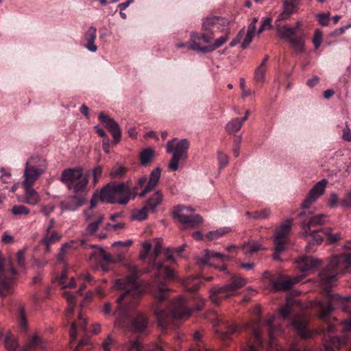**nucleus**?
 I'll return each instance as SVG.
<instances>
[{
    "mask_svg": "<svg viewBox=\"0 0 351 351\" xmlns=\"http://www.w3.org/2000/svg\"><path fill=\"white\" fill-rule=\"evenodd\" d=\"M350 267V254H337L334 256L327 267L319 273V284L326 293V298L323 301L317 302V308L319 318L327 323L328 333H332L335 330V325L328 323L335 306L340 307L345 312L351 313V295L342 298L338 294H332L330 292V288L337 281V276L347 272ZM341 327L344 332L351 331V318L343 321Z\"/></svg>",
    "mask_w": 351,
    "mask_h": 351,
    "instance_id": "f257e3e1",
    "label": "nucleus"
},
{
    "mask_svg": "<svg viewBox=\"0 0 351 351\" xmlns=\"http://www.w3.org/2000/svg\"><path fill=\"white\" fill-rule=\"evenodd\" d=\"M131 274L122 279L116 280L117 289H123L124 292L117 299V307L114 313V325L128 330L142 333L146 331L149 325L148 317L141 312L131 315L132 311L137 306L142 293L138 279V269L134 265H130Z\"/></svg>",
    "mask_w": 351,
    "mask_h": 351,
    "instance_id": "f03ea898",
    "label": "nucleus"
},
{
    "mask_svg": "<svg viewBox=\"0 0 351 351\" xmlns=\"http://www.w3.org/2000/svg\"><path fill=\"white\" fill-rule=\"evenodd\" d=\"M169 293V289L163 284L158 285L154 292L156 299L154 314L159 326L162 328L167 327L171 322L178 324L179 322L186 320L193 312L183 297H179L171 303V307L167 308L170 304Z\"/></svg>",
    "mask_w": 351,
    "mask_h": 351,
    "instance_id": "7ed1b4c3",
    "label": "nucleus"
},
{
    "mask_svg": "<svg viewBox=\"0 0 351 351\" xmlns=\"http://www.w3.org/2000/svg\"><path fill=\"white\" fill-rule=\"evenodd\" d=\"M223 21L220 17L210 16L204 19L202 21V33L192 32L191 34L189 48L202 53H205V47L201 46V41L204 43H211L215 34L221 31Z\"/></svg>",
    "mask_w": 351,
    "mask_h": 351,
    "instance_id": "20e7f679",
    "label": "nucleus"
},
{
    "mask_svg": "<svg viewBox=\"0 0 351 351\" xmlns=\"http://www.w3.org/2000/svg\"><path fill=\"white\" fill-rule=\"evenodd\" d=\"M247 284V280L241 276L233 275L223 286L215 287L210 290V298L215 304H219L223 299L235 295L239 289Z\"/></svg>",
    "mask_w": 351,
    "mask_h": 351,
    "instance_id": "39448f33",
    "label": "nucleus"
},
{
    "mask_svg": "<svg viewBox=\"0 0 351 351\" xmlns=\"http://www.w3.org/2000/svg\"><path fill=\"white\" fill-rule=\"evenodd\" d=\"M60 181L66 185L69 190L78 194L86 192L88 178L83 174L81 168H69L62 171Z\"/></svg>",
    "mask_w": 351,
    "mask_h": 351,
    "instance_id": "423d86ee",
    "label": "nucleus"
},
{
    "mask_svg": "<svg viewBox=\"0 0 351 351\" xmlns=\"http://www.w3.org/2000/svg\"><path fill=\"white\" fill-rule=\"evenodd\" d=\"M190 143L187 139L183 138L178 141L176 138L167 143V152L172 154L169 164V169L172 171L178 169L179 162L188 158V149Z\"/></svg>",
    "mask_w": 351,
    "mask_h": 351,
    "instance_id": "0eeeda50",
    "label": "nucleus"
},
{
    "mask_svg": "<svg viewBox=\"0 0 351 351\" xmlns=\"http://www.w3.org/2000/svg\"><path fill=\"white\" fill-rule=\"evenodd\" d=\"M127 185L121 182L118 184L108 183L100 191L101 202L105 203H118L125 205L130 200V197L125 193Z\"/></svg>",
    "mask_w": 351,
    "mask_h": 351,
    "instance_id": "6e6552de",
    "label": "nucleus"
},
{
    "mask_svg": "<svg viewBox=\"0 0 351 351\" xmlns=\"http://www.w3.org/2000/svg\"><path fill=\"white\" fill-rule=\"evenodd\" d=\"M292 226V219H288L282 222L276 229L274 234V260H280V254L285 251L289 243V235Z\"/></svg>",
    "mask_w": 351,
    "mask_h": 351,
    "instance_id": "1a4fd4ad",
    "label": "nucleus"
},
{
    "mask_svg": "<svg viewBox=\"0 0 351 351\" xmlns=\"http://www.w3.org/2000/svg\"><path fill=\"white\" fill-rule=\"evenodd\" d=\"M174 219L185 228H194L202 222V217L195 213V210L189 206H178L173 210Z\"/></svg>",
    "mask_w": 351,
    "mask_h": 351,
    "instance_id": "9d476101",
    "label": "nucleus"
},
{
    "mask_svg": "<svg viewBox=\"0 0 351 351\" xmlns=\"http://www.w3.org/2000/svg\"><path fill=\"white\" fill-rule=\"evenodd\" d=\"M16 275V271L11 266L9 269H5L2 265L1 252H0V295L5 297L11 293L14 285V278Z\"/></svg>",
    "mask_w": 351,
    "mask_h": 351,
    "instance_id": "9b49d317",
    "label": "nucleus"
},
{
    "mask_svg": "<svg viewBox=\"0 0 351 351\" xmlns=\"http://www.w3.org/2000/svg\"><path fill=\"white\" fill-rule=\"evenodd\" d=\"M322 232L323 234L325 235L328 241L330 243H333L337 242L340 239V234L336 233L333 234L332 232V229L330 228H326L317 230L311 231L308 230L307 235H302L305 237L307 241L308 242V245H320L323 241V237L319 234V232Z\"/></svg>",
    "mask_w": 351,
    "mask_h": 351,
    "instance_id": "f8f14e48",
    "label": "nucleus"
},
{
    "mask_svg": "<svg viewBox=\"0 0 351 351\" xmlns=\"http://www.w3.org/2000/svg\"><path fill=\"white\" fill-rule=\"evenodd\" d=\"M327 183L328 181L326 179H322L313 186L302 203V208L303 209L310 208L316 202L318 197L324 193Z\"/></svg>",
    "mask_w": 351,
    "mask_h": 351,
    "instance_id": "ddd939ff",
    "label": "nucleus"
},
{
    "mask_svg": "<svg viewBox=\"0 0 351 351\" xmlns=\"http://www.w3.org/2000/svg\"><path fill=\"white\" fill-rule=\"evenodd\" d=\"M98 119L103 125L112 133L113 143L117 144L121 137V130L119 123L103 112L99 114Z\"/></svg>",
    "mask_w": 351,
    "mask_h": 351,
    "instance_id": "4468645a",
    "label": "nucleus"
},
{
    "mask_svg": "<svg viewBox=\"0 0 351 351\" xmlns=\"http://www.w3.org/2000/svg\"><path fill=\"white\" fill-rule=\"evenodd\" d=\"M305 275L295 277L293 279L287 276H280L275 280H271L272 289L275 291H285L291 289L292 286L298 283Z\"/></svg>",
    "mask_w": 351,
    "mask_h": 351,
    "instance_id": "2eb2a0df",
    "label": "nucleus"
},
{
    "mask_svg": "<svg viewBox=\"0 0 351 351\" xmlns=\"http://www.w3.org/2000/svg\"><path fill=\"white\" fill-rule=\"evenodd\" d=\"M97 38V29L94 26H90L84 34L82 42L84 47L90 52H96L97 46L95 44Z\"/></svg>",
    "mask_w": 351,
    "mask_h": 351,
    "instance_id": "dca6fc26",
    "label": "nucleus"
},
{
    "mask_svg": "<svg viewBox=\"0 0 351 351\" xmlns=\"http://www.w3.org/2000/svg\"><path fill=\"white\" fill-rule=\"evenodd\" d=\"M292 326L297 330L298 334L302 338L308 339L312 335L307 328V320L302 315H295L292 320Z\"/></svg>",
    "mask_w": 351,
    "mask_h": 351,
    "instance_id": "f3484780",
    "label": "nucleus"
},
{
    "mask_svg": "<svg viewBox=\"0 0 351 351\" xmlns=\"http://www.w3.org/2000/svg\"><path fill=\"white\" fill-rule=\"evenodd\" d=\"M161 171L162 169L160 167H156L151 172L146 186L139 194L140 197H144L156 186L160 178Z\"/></svg>",
    "mask_w": 351,
    "mask_h": 351,
    "instance_id": "a211bd4d",
    "label": "nucleus"
},
{
    "mask_svg": "<svg viewBox=\"0 0 351 351\" xmlns=\"http://www.w3.org/2000/svg\"><path fill=\"white\" fill-rule=\"evenodd\" d=\"M43 175L42 170L37 171L34 167H29L25 164L23 173V186H33L36 181Z\"/></svg>",
    "mask_w": 351,
    "mask_h": 351,
    "instance_id": "6ab92c4d",
    "label": "nucleus"
},
{
    "mask_svg": "<svg viewBox=\"0 0 351 351\" xmlns=\"http://www.w3.org/2000/svg\"><path fill=\"white\" fill-rule=\"evenodd\" d=\"M215 259L221 260L222 262H225L230 261V257L229 256H226L221 253L210 251L208 250H204V254L203 256L197 257V261L203 265H213V263H211L210 261Z\"/></svg>",
    "mask_w": 351,
    "mask_h": 351,
    "instance_id": "aec40b11",
    "label": "nucleus"
},
{
    "mask_svg": "<svg viewBox=\"0 0 351 351\" xmlns=\"http://www.w3.org/2000/svg\"><path fill=\"white\" fill-rule=\"evenodd\" d=\"M85 202V199L81 195L77 194L68 197L65 201L60 203L61 208L63 210H75L82 206Z\"/></svg>",
    "mask_w": 351,
    "mask_h": 351,
    "instance_id": "412c9836",
    "label": "nucleus"
},
{
    "mask_svg": "<svg viewBox=\"0 0 351 351\" xmlns=\"http://www.w3.org/2000/svg\"><path fill=\"white\" fill-rule=\"evenodd\" d=\"M299 0H285L282 5V11L277 17L278 21L288 19L292 14L298 10Z\"/></svg>",
    "mask_w": 351,
    "mask_h": 351,
    "instance_id": "4be33fe9",
    "label": "nucleus"
},
{
    "mask_svg": "<svg viewBox=\"0 0 351 351\" xmlns=\"http://www.w3.org/2000/svg\"><path fill=\"white\" fill-rule=\"evenodd\" d=\"M297 263L302 272L313 271L320 265L319 260L310 256H302L298 260Z\"/></svg>",
    "mask_w": 351,
    "mask_h": 351,
    "instance_id": "5701e85b",
    "label": "nucleus"
},
{
    "mask_svg": "<svg viewBox=\"0 0 351 351\" xmlns=\"http://www.w3.org/2000/svg\"><path fill=\"white\" fill-rule=\"evenodd\" d=\"M23 187L24 189L23 202L32 206H35L40 202V196L32 186Z\"/></svg>",
    "mask_w": 351,
    "mask_h": 351,
    "instance_id": "b1692460",
    "label": "nucleus"
},
{
    "mask_svg": "<svg viewBox=\"0 0 351 351\" xmlns=\"http://www.w3.org/2000/svg\"><path fill=\"white\" fill-rule=\"evenodd\" d=\"M86 319L80 313L77 322H74L71 324L69 330V336L71 340L74 341L76 339L80 331L86 332Z\"/></svg>",
    "mask_w": 351,
    "mask_h": 351,
    "instance_id": "393cba45",
    "label": "nucleus"
},
{
    "mask_svg": "<svg viewBox=\"0 0 351 351\" xmlns=\"http://www.w3.org/2000/svg\"><path fill=\"white\" fill-rule=\"evenodd\" d=\"M327 218L328 216L324 214L317 215L311 217L306 223H302V231L301 234L306 236L308 230H310L311 227L322 225L326 221Z\"/></svg>",
    "mask_w": 351,
    "mask_h": 351,
    "instance_id": "a878e982",
    "label": "nucleus"
},
{
    "mask_svg": "<svg viewBox=\"0 0 351 351\" xmlns=\"http://www.w3.org/2000/svg\"><path fill=\"white\" fill-rule=\"evenodd\" d=\"M147 176H143L138 179L136 184L134 185V186L132 189H131L129 185L126 184L127 188L125 189V193H126L127 196L130 197V199L131 198H132V199L135 198L137 195L139 196V194L141 193V192H139V190L140 189L143 190L145 188V186H146L145 184L147 183Z\"/></svg>",
    "mask_w": 351,
    "mask_h": 351,
    "instance_id": "bb28decb",
    "label": "nucleus"
},
{
    "mask_svg": "<svg viewBox=\"0 0 351 351\" xmlns=\"http://www.w3.org/2000/svg\"><path fill=\"white\" fill-rule=\"evenodd\" d=\"M94 256H97L99 258L103 260L106 264H114L122 261L121 256L119 255L117 257H114L111 254L106 252L101 247H99L97 252L91 254V257Z\"/></svg>",
    "mask_w": 351,
    "mask_h": 351,
    "instance_id": "cd10ccee",
    "label": "nucleus"
},
{
    "mask_svg": "<svg viewBox=\"0 0 351 351\" xmlns=\"http://www.w3.org/2000/svg\"><path fill=\"white\" fill-rule=\"evenodd\" d=\"M34 348L45 349L46 348V342L37 335H34L29 340L28 343L23 346L21 351H33Z\"/></svg>",
    "mask_w": 351,
    "mask_h": 351,
    "instance_id": "c85d7f7f",
    "label": "nucleus"
},
{
    "mask_svg": "<svg viewBox=\"0 0 351 351\" xmlns=\"http://www.w3.org/2000/svg\"><path fill=\"white\" fill-rule=\"evenodd\" d=\"M163 199V195L160 191H156L146 202L145 206L152 212H156V208Z\"/></svg>",
    "mask_w": 351,
    "mask_h": 351,
    "instance_id": "c756f323",
    "label": "nucleus"
},
{
    "mask_svg": "<svg viewBox=\"0 0 351 351\" xmlns=\"http://www.w3.org/2000/svg\"><path fill=\"white\" fill-rule=\"evenodd\" d=\"M161 250H162V243L159 239H158L154 245L153 254L150 257L149 261V265L154 268H156L158 271H160V269L163 267V264L162 263H156L155 261V258L160 254Z\"/></svg>",
    "mask_w": 351,
    "mask_h": 351,
    "instance_id": "7c9ffc66",
    "label": "nucleus"
},
{
    "mask_svg": "<svg viewBox=\"0 0 351 351\" xmlns=\"http://www.w3.org/2000/svg\"><path fill=\"white\" fill-rule=\"evenodd\" d=\"M26 165L29 167H34V169L37 171H38V170H42L43 174L45 172L47 168L46 160L44 158L38 156L30 158L27 161Z\"/></svg>",
    "mask_w": 351,
    "mask_h": 351,
    "instance_id": "2f4dec72",
    "label": "nucleus"
},
{
    "mask_svg": "<svg viewBox=\"0 0 351 351\" xmlns=\"http://www.w3.org/2000/svg\"><path fill=\"white\" fill-rule=\"evenodd\" d=\"M154 150L151 147L143 149L139 155L140 164L143 167H147L154 157Z\"/></svg>",
    "mask_w": 351,
    "mask_h": 351,
    "instance_id": "473e14b6",
    "label": "nucleus"
},
{
    "mask_svg": "<svg viewBox=\"0 0 351 351\" xmlns=\"http://www.w3.org/2000/svg\"><path fill=\"white\" fill-rule=\"evenodd\" d=\"M186 245H182L176 248L168 247L165 251V256L167 261L174 263L177 257L180 256L185 249Z\"/></svg>",
    "mask_w": 351,
    "mask_h": 351,
    "instance_id": "72a5a7b5",
    "label": "nucleus"
},
{
    "mask_svg": "<svg viewBox=\"0 0 351 351\" xmlns=\"http://www.w3.org/2000/svg\"><path fill=\"white\" fill-rule=\"evenodd\" d=\"M74 242L72 241L71 243H65L62 245L60 252L57 255V261L58 263L62 264L65 267H67L66 257L69 254L70 249L71 248V245Z\"/></svg>",
    "mask_w": 351,
    "mask_h": 351,
    "instance_id": "f704fd0d",
    "label": "nucleus"
},
{
    "mask_svg": "<svg viewBox=\"0 0 351 351\" xmlns=\"http://www.w3.org/2000/svg\"><path fill=\"white\" fill-rule=\"evenodd\" d=\"M298 32V27H291L284 25L278 27V33L281 38L287 39L288 41L294 37Z\"/></svg>",
    "mask_w": 351,
    "mask_h": 351,
    "instance_id": "c9c22d12",
    "label": "nucleus"
},
{
    "mask_svg": "<svg viewBox=\"0 0 351 351\" xmlns=\"http://www.w3.org/2000/svg\"><path fill=\"white\" fill-rule=\"evenodd\" d=\"M104 217L102 215H96L94 220L90 222L85 229L86 235H92L99 229V226L104 221Z\"/></svg>",
    "mask_w": 351,
    "mask_h": 351,
    "instance_id": "e433bc0d",
    "label": "nucleus"
},
{
    "mask_svg": "<svg viewBox=\"0 0 351 351\" xmlns=\"http://www.w3.org/2000/svg\"><path fill=\"white\" fill-rule=\"evenodd\" d=\"M4 345L8 351H16L19 347L17 339L10 332H7L5 336Z\"/></svg>",
    "mask_w": 351,
    "mask_h": 351,
    "instance_id": "4c0bfd02",
    "label": "nucleus"
},
{
    "mask_svg": "<svg viewBox=\"0 0 351 351\" xmlns=\"http://www.w3.org/2000/svg\"><path fill=\"white\" fill-rule=\"evenodd\" d=\"M61 239L60 235L56 231L46 230L45 235L42 240L44 245H51L59 241Z\"/></svg>",
    "mask_w": 351,
    "mask_h": 351,
    "instance_id": "58836bf2",
    "label": "nucleus"
},
{
    "mask_svg": "<svg viewBox=\"0 0 351 351\" xmlns=\"http://www.w3.org/2000/svg\"><path fill=\"white\" fill-rule=\"evenodd\" d=\"M63 295L67 301L68 306L66 315L69 317L72 315L75 307V294L69 291H64Z\"/></svg>",
    "mask_w": 351,
    "mask_h": 351,
    "instance_id": "ea45409f",
    "label": "nucleus"
},
{
    "mask_svg": "<svg viewBox=\"0 0 351 351\" xmlns=\"http://www.w3.org/2000/svg\"><path fill=\"white\" fill-rule=\"evenodd\" d=\"M343 341L337 337H332L326 341L324 348V351H335L340 348Z\"/></svg>",
    "mask_w": 351,
    "mask_h": 351,
    "instance_id": "a19ab883",
    "label": "nucleus"
},
{
    "mask_svg": "<svg viewBox=\"0 0 351 351\" xmlns=\"http://www.w3.org/2000/svg\"><path fill=\"white\" fill-rule=\"evenodd\" d=\"M254 34L255 33L250 32V31H247L246 33L243 30L239 32L237 35V39H240L242 41L241 45L242 49H245L249 46L252 41Z\"/></svg>",
    "mask_w": 351,
    "mask_h": 351,
    "instance_id": "79ce46f5",
    "label": "nucleus"
},
{
    "mask_svg": "<svg viewBox=\"0 0 351 351\" xmlns=\"http://www.w3.org/2000/svg\"><path fill=\"white\" fill-rule=\"evenodd\" d=\"M231 231H232V228H231L223 227V228H219V229H217V230H216L215 231L209 232L207 234L206 237L209 240H215V239H219L220 237H222L228 234Z\"/></svg>",
    "mask_w": 351,
    "mask_h": 351,
    "instance_id": "37998d69",
    "label": "nucleus"
},
{
    "mask_svg": "<svg viewBox=\"0 0 351 351\" xmlns=\"http://www.w3.org/2000/svg\"><path fill=\"white\" fill-rule=\"evenodd\" d=\"M241 248L245 254H252L261 250V245L256 241H252L245 243Z\"/></svg>",
    "mask_w": 351,
    "mask_h": 351,
    "instance_id": "c03bdc74",
    "label": "nucleus"
},
{
    "mask_svg": "<svg viewBox=\"0 0 351 351\" xmlns=\"http://www.w3.org/2000/svg\"><path fill=\"white\" fill-rule=\"evenodd\" d=\"M289 43L296 53H302L304 51V41L300 36L295 35L289 40Z\"/></svg>",
    "mask_w": 351,
    "mask_h": 351,
    "instance_id": "a18cd8bd",
    "label": "nucleus"
},
{
    "mask_svg": "<svg viewBox=\"0 0 351 351\" xmlns=\"http://www.w3.org/2000/svg\"><path fill=\"white\" fill-rule=\"evenodd\" d=\"M242 125V121L239 118H235L226 124V130L229 134H234L241 128Z\"/></svg>",
    "mask_w": 351,
    "mask_h": 351,
    "instance_id": "49530a36",
    "label": "nucleus"
},
{
    "mask_svg": "<svg viewBox=\"0 0 351 351\" xmlns=\"http://www.w3.org/2000/svg\"><path fill=\"white\" fill-rule=\"evenodd\" d=\"M228 38L226 36H221L217 38L213 43H209L210 45L206 46V49H204V52H211L217 49V48L222 46L225 43H226Z\"/></svg>",
    "mask_w": 351,
    "mask_h": 351,
    "instance_id": "de8ad7c7",
    "label": "nucleus"
},
{
    "mask_svg": "<svg viewBox=\"0 0 351 351\" xmlns=\"http://www.w3.org/2000/svg\"><path fill=\"white\" fill-rule=\"evenodd\" d=\"M29 208L21 204L14 205L11 210V213L16 217L27 215L29 214Z\"/></svg>",
    "mask_w": 351,
    "mask_h": 351,
    "instance_id": "09e8293b",
    "label": "nucleus"
},
{
    "mask_svg": "<svg viewBox=\"0 0 351 351\" xmlns=\"http://www.w3.org/2000/svg\"><path fill=\"white\" fill-rule=\"evenodd\" d=\"M149 209L145 205L141 209L135 210L132 215V218L134 220L142 221L147 217V213Z\"/></svg>",
    "mask_w": 351,
    "mask_h": 351,
    "instance_id": "8fccbe9b",
    "label": "nucleus"
},
{
    "mask_svg": "<svg viewBox=\"0 0 351 351\" xmlns=\"http://www.w3.org/2000/svg\"><path fill=\"white\" fill-rule=\"evenodd\" d=\"M127 169L121 166H115L112 168L110 176L112 178H121L126 173Z\"/></svg>",
    "mask_w": 351,
    "mask_h": 351,
    "instance_id": "3c124183",
    "label": "nucleus"
},
{
    "mask_svg": "<svg viewBox=\"0 0 351 351\" xmlns=\"http://www.w3.org/2000/svg\"><path fill=\"white\" fill-rule=\"evenodd\" d=\"M266 69L258 66L254 72V78L257 82H262L265 80Z\"/></svg>",
    "mask_w": 351,
    "mask_h": 351,
    "instance_id": "603ef678",
    "label": "nucleus"
},
{
    "mask_svg": "<svg viewBox=\"0 0 351 351\" xmlns=\"http://www.w3.org/2000/svg\"><path fill=\"white\" fill-rule=\"evenodd\" d=\"M19 322L21 328H25L27 325L25 308L23 306H20L18 309Z\"/></svg>",
    "mask_w": 351,
    "mask_h": 351,
    "instance_id": "864d4df0",
    "label": "nucleus"
},
{
    "mask_svg": "<svg viewBox=\"0 0 351 351\" xmlns=\"http://www.w3.org/2000/svg\"><path fill=\"white\" fill-rule=\"evenodd\" d=\"M142 346L138 340L134 341H130L125 346V350L124 351H141Z\"/></svg>",
    "mask_w": 351,
    "mask_h": 351,
    "instance_id": "5fc2aeb1",
    "label": "nucleus"
},
{
    "mask_svg": "<svg viewBox=\"0 0 351 351\" xmlns=\"http://www.w3.org/2000/svg\"><path fill=\"white\" fill-rule=\"evenodd\" d=\"M217 159H218L220 169L225 167L228 164V162H229L228 156L226 154H224L221 152H218Z\"/></svg>",
    "mask_w": 351,
    "mask_h": 351,
    "instance_id": "6e6d98bb",
    "label": "nucleus"
},
{
    "mask_svg": "<svg viewBox=\"0 0 351 351\" xmlns=\"http://www.w3.org/2000/svg\"><path fill=\"white\" fill-rule=\"evenodd\" d=\"M319 23L322 26H327L329 23L330 13L317 14L315 15Z\"/></svg>",
    "mask_w": 351,
    "mask_h": 351,
    "instance_id": "4d7b16f0",
    "label": "nucleus"
},
{
    "mask_svg": "<svg viewBox=\"0 0 351 351\" xmlns=\"http://www.w3.org/2000/svg\"><path fill=\"white\" fill-rule=\"evenodd\" d=\"M322 42V33L319 30H316L314 34L313 38V43L316 49L319 47Z\"/></svg>",
    "mask_w": 351,
    "mask_h": 351,
    "instance_id": "13d9d810",
    "label": "nucleus"
},
{
    "mask_svg": "<svg viewBox=\"0 0 351 351\" xmlns=\"http://www.w3.org/2000/svg\"><path fill=\"white\" fill-rule=\"evenodd\" d=\"M68 276L66 269L63 271L58 278V283L62 286V288L72 287L73 283L64 282V280H67Z\"/></svg>",
    "mask_w": 351,
    "mask_h": 351,
    "instance_id": "bf43d9fd",
    "label": "nucleus"
},
{
    "mask_svg": "<svg viewBox=\"0 0 351 351\" xmlns=\"http://www.w3.org/2000/svg\"><path fill=\"white\" fill-rule=\"evenodd\" d=\"M340 204L344 208L351 207V190L349 191L346 193V196L341 199Z\"/></svg>",
    "mask_w": 351,
    "mask_h": 351,
    "instance_id": "052dcab7",
    "label": "nucleus"
},
{
    "mask_svg": "<svg viewBox=\"0 0 351 351\" xmlns=\"http://www.w3.org/2000/svg\"><path fill=\"white\" fill-rule=\"evenodd\" d=\"M280 315L283 319H288L291 315V308L289 306L282 307L280 309Z\"/></svg>",
    "mask_w": 351,
    "mask_h": 351,
    "instance_id": "680f3d73",
    "label": "nucleus"
},
{
    "mask_svg": "<svg viewBox=\"0 0 351 351\" xmlns=\"http://www.w3.org/2000/svg\"><path fill=\"white\" fill-rule=\"evenodd\" d=\"M274 321V318L270 317L268 319H267L265 322V324L267 325V326L268 328L270 339L273 338V336L274 335V332L276 330V328L274 326H273Z\"/></svg>",
    "mask_w": 351,
    "mask_h": 351,
    "instance_id": "e2e57ef3",
    "label": "nucleus"
},
{
    "mask_svg": "<svg viewBox=\"0 0 351 351\" xmlns=\"http://www.w3.org/2000/svg\"><path fill=\"white\" fill-rule=\"evenodd\" d=\"M328 204L332 208L337 206L339 204V199L337 195L335 193H330L328 200Z\"/></svg>",
    "mask_w": 351,
    "mask_h": 351,
    "instance_id": "0e129e2a",
    "label": "nucleus"
},
{
    "mask_svg": "<svg viewBox=\"0 0 351 351\" xmlns=\"http://www.w3.org/2000/svg\"><path fill=\"white\" fill-rule=\"evenodd\" d=\"M16 261L19 267L25 265V250H19L16 254Z\"/></svg>",
    "mask_w": 351,
    "mask_h": 351,
    "instance_id": "69168bd1",
    "label": "nucleus"
},
{
    "mask_svg": "<svg viewBox=\"0 0 351 351\" xmlns=\"http://www.w3.org/2000/svg\"><path fill=\"white\" fill-rule=\"evenodd\" d=\"M224 324L228 329L227 331L224 332V337L226 338H228L237 330V326L234 324H230L228 323H225Z\"/></svg>",
    "mask_w": 351,
    "mask_h": 351,
    "instance_id": "338daca9",
    "label": "nucleus"
},
{
    "mask_svg": "<svg viewBox=\"0 0 351 351\" xmlns=\"http://www.w3.org/2000/svg\"><path fill=\"white\" fill-rule=\"evenodd\" d=\"M113 340L110 335H109L103 342L102 348L104 351H110L111 346L112 345Z\"/></svg>",
    "mask_w": 351,
    "mask_h": 351,
    "instance_id": "774afa93",
    "label": "nucleus"
}]
</instances>
